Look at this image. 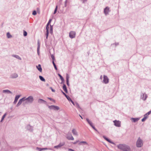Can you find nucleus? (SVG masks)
Wrapping results in <instances>:
<instances>
[{
	"mask_svg": "<svg viewBox=\"0 0 151 151\" xmlns=\"http://www.w3.org/2000/svg\"><path fill=\"white\" fill-rule=\"evenodd\" d=\"M52 21V19H50L46 25V38L47 39L48 37L49 32V26L51 23ZM49 32L51 33H52V26L51 25H50V27L49 28Z\"/></svg>",
	"mask_w": 151,
	"mask_h": 151,
	"instance_id": "nucleus-1",
	"label": "nucleus"
},
{
	"mask_svg": "<svg viewBox=\"0 0 151 151\" xmlns=\"http://www.w3.org/2000/svg\"><path fill=\"white\" fill-rule=\"evenodd\" d=\"M118 147L124 151H131L129 147L126 145H120L118 146Z\"/></svg>",
	"mask_w": 151,
	"mask_h": 151,
	"instance_id": "nucleus-2",
	"label": "nucleus"
},
{
	"mask_svg": "<svg viewBox=\"0 0 151 151\" xmlns=\"http://www.w3.org/2000/svg\"><path fill=\"white\" fill-rule=\"evenodd\" d=\"M33 101V98L32 96H30L27 98H25V101L26 103H31Z\"/></svg>",
	"mask_w": 151,
	"mask_h": 151,
	"instance_id": "nucleus-3",
	"label": "nucleus"
},
{
	"mask_svg": "<svg viewBox=\"0 0 151 151\" xmlns=\"http://www.w3.org/2000/svg\"><path fill=\"white\" fill-rule=\"evenodd\" d=\"M143 145L142 142V141L140 139V138L139 137L137 142L136 145L138 147H141Z\"/></svg>",
	"mask_w": 151,
	"mask_h": 151,
	"instance_id": "nucleus-4",
	"label": "nucleus"
},
{
	"mask_svg": "<svg viewBox=\"0 0 151 151\" xmlns=\"http://www.w3.org/2000/svg\"><path fill=\"white\" fill-rule=\"evenodd\" d=\"M76 33L73 31L70 32L69 34V37L71 38H74L75 37Z\"/></svg>",
	"mask_w": 151,
	"mask_h": 151,
	"instance_id": "nucleus-5",
	"label": "nucleus"
},
{
	"mask_svg": "<svg viewBox=\"0 0 151 151\" xmlns=\"http://www.w3.org/2000/svg\"><path fill=\"white\" fill-rule=\"evenodd\" d=\"M103 82L106 83H107L109 82V79L107 76L104 75V76Z\"/></svg>",
	"mask_w": 151,
	"mask_h": 151,
	"instance_id": "nucleus-6",
	"label": "nucleus"
},
{
	"mask_svg": "<svg viewBox=\"0 0 151 151\" xmlns=\"http://www.w3.org/2000/svg\"><path fill=\"white\" fill-rule=\"evenodd\" d=\"M65 144V142L60 143L58 145L55 146L54 147V148L58 149L61 147L62 146H63Z\"/></svg>",
	"mask_w": 151,
	"mask_h": 151,
	"instance_id": "nucleus-7",
	"label": "nucleus"
},
{
	"mask_svg": "<svg viewBox=\"0 0 151 151\" xmlns=\"http://www.w3.org/2000/svg\"><path fill=\"white\" fill-rule=\"evenodd\" d=\"M114 125L116 127H120L121 126V122H120L116 120L114 121Z\"/></svg>",
	"mask_w": 151,
	"mask_h": 151,
	"instance_id": "nucleus-8",
	"label": "nucleus"
},
{
	"mask_svg": "<svg viewBox=\"0 0 151 151\" xmlns=\"http://www.w3.org/2000/svg\"><path fill=\"white\" fill-rule=\"evenodd\" d=\"M50 108L51 109H52L54 110H58L59 109V107L57 106H55L54 105L51 106L50 107Z\"/></svg>",
	"mask_w": 151,
	"mask_h": 151,
	"instance_id": "nucleus-9",
	"label": "nucleus"
},
{
	"mask_svg": "<svg viewBox=\"0 0 151 151\" xmlns=\"http://www.w3.org/2000/svg\"><path fill=\"white\" fill-rule=\"evenodd\" d=\"M25 101V97L23 98L22 99L19 100V102L17 103V106H19L21 104L22 101Z\"/></svg>",
	"mask_w": 151,
	"mask_h": 151,
	"instance_id": "nucleus-10",
	"label": "nucleus"
},
{
	"mask_svg": "<svg viewBox=\"0 0 151 151\" xmlns=\"http://www.w3.org/2000/svg\"><path fill=\"white\" fill-rule=\"evenodd\" d=\"M66 138L68 139L69 140H73L74 139V138L71 134L68 135L66 137Z\"/></svg>",
	"mask_w": 151,
	"mask_h": 151,
	"instance_id": "nucleus-11",
	"label": "nucleus"
},
{
	"mask_svg": "<svg viewBox=\"0 0 151 151\" xmlns=\"http://www.w3.org/2000/svg\"><path fill=\"white\" fill-rule=\"evenodd\" d=\"M109 11V8L106 7L105 9L104 10V12L106 15L108 14V12Z\"/></svg>",
	"mask_w": 151,
	"mask_h": 151,
	"instance_id": "nucleus-12",
	"label": "nucleus"
},
{
	"mask_svg": "<svg viewBox=\"0 0 151 151\" xmlns=\"http://www.w3.org/2000/svg\"><path fill=\"white\" fill-rule=\"evenodd\" d=\"M20 96L19 95H17V96H16V97L15 98V99L14 101V104H16V103H17V101L18 100V99L19 98Z\"/></svg>",
	"mask_w": 151,
	"mask_h": 151,
	"instance_id": "nucleus-13",
	"label": "nucleus"
},
{
	"mask_svg": "<svg viewBox=\"0 0 151 151\" xmlns=\"http://www.w3.org/2000/svg\"><path fill=\"white\" fill-rule=\"evenodd\" d=\"M72 132L74 135H77L78 133L76 131L75 129H73L72 130Z\"/></svg>",
	"mask_w": 151,
	"mask_h": 151,
	"instance_id": "nucleus-14",
	"label": "nucleus"
},
{
	"mask_svg": "<svg viewBox=\"0 0 151 151\" xmlns=\"http://www.w3.org/2000/svg\"><path fill=\"white\" fill-rule=\"evenodd\" d=\"M36 67L38 70L40 72H41L42 71V69L41 66L40 64H39L38 66H37Z\"/></svg>",
	"mask_w": 151,
	"mask_h": 151,
	"instance_id": "nucleus-15",
	"label": "nucleus"
},
{
	"mask_svg": "<svg viewBox=\"0 0 151 151\" xmlns=\"http://www.w3.org/2000/svg\"><path fill=\"white\" fill-rule=\"evenodd\" d=\"M103 137L104 139H105L106 141H107L109 142L110 143H113L112 142H111V141L110 139H108V138H106L105 136H103Z\"/></svg>",
	"mask_w": 151,
	"mask_h": 151,
	"instance_id": "nucleus-16",
	"label": "nucleus"
},
{
	"mask_svg": "<svg viewBox=\"0 0 151 151\" xmlns=\"http://www.w3.org/2000/svg\"><path fill=\"white\" fill-rule=\"evenodd\" d=\"M131 119L132 120V121L133 122H137L139 119L138 118H132Z\"/></svg>",
	"mask_w": 151,
	"mask_h": 151,
	"instance_id": "nucleus-17",
	"label": "nucleus"
},
{
	"mask_svg": "<svg viewBox=\"0 0 151 151\" xmlns=\"http://www.w3.org/2000/svg\"><path fill=\"white\" fill-rule=\"evenodd\" d=\"M63 89L64 91L66 93H67V89L66 86L65 84L63 85Z\"/></svg>",
	"mask_w": 151,
	"mask_h": 151,
	"instance_id": "nucleus-18",
	"label": "nucleus"
},
{
	"mask_svg": "<svg viewBox=\"0 0 151 151\" xmlns=\"http://www.w3.org/2000/svg\"><path fill=\"white\" fill-rule=\"evenodd\" d=\"M147 95L145 94H143L142 95V99L143 100H145L147 98Z\"/></svg>",
	"mask_w": 151,
	"mask_h": 151,
	"instance_id": "nucleus-19",
	"label": "nucleus"
},
{
	"mask_svg": "<svg viewBox=\"0 0 151 151\" xmlns=\"http://www.w3.org/2000/svg\"><path fill=\"white\" fill-rule=\"evenodd\" d=\"M86 120L88 123L91 126H92L93 125V124L88 119H86Z\"/></svg>",
	"mask_w": 151,
	"mask_h": 151,
	"instance_id": "nucleus-20",
	"label": "nucleus"
},
{
	"mask_svg": "<svg viewBox=\"0 0 151 151\" xmlns=\"http://www.w3.org/2000/svg\"><path fill=\"white\" fill-rule=\"evenodd\" d=\"M86 120L88 123L91 126H92L93 125V124L88 119H86Z\"/></svg>",
	"mask_w": 151,
	"mask_h": 151,
	"instance_id": "nucleus-21",
	"label": "nucleus"
},
{
	"mask_svg": "<svg viewBox=\"0 0 151 151\" xmlns=\"http://www.w3.org/2000/svg\"><path fill=\"white\" fill-rule=\"evenodd\" d=\"M86 120L88 123L91 126H92L93 125V124L88 119H86Z\"/></svg>",
	"mask_w": 151,
	"mask_h": 151,
	"instance_id": "nucleus-22",
	"label": "nucleus"
},
{
	"mask_svg": "<svg viewBox=\"0 0 151 151\" xmlns=\"http://www.w3.org/2000/svg\"><path fill=\"white\" fill-rule=\"evenodd\" d=\"M86 120L88 123L91 126H92L93 125V124L88 119H86Z\"/></svg>",
	"mask_w": 151,
	"mask_h": 151,
	"instance_id": "nucleus-23",
	"label": "nucleus"
},
{
	"mask_svg": "<svg viewBox=\"0 0 151 151\" xmlns=\"http://www.w3.org/2000/svg\"><path fill=\"white\" fill-rule=\"evenodd\" d=\"M82 144H83L85 145H87L88 143L87 142L85 141H82L81 142L79 143V145H81Z\"/></svg>",
	"mask_w": 151,
	"mask_h": 151,
	"instance_id": "nucleus-24",
	"label": "nucleus"
},
{
	"mask_svg": "<svg viewBox=\"0 0 151 151\" xmlns=\"http://www.w3.org/2000/svg\"><path fill=\"white\" fill-rule=\"evenodd\" d=\"M6 115H7L6 113H5L4 114V115L2 116L1 119V122H2V121L3 120V119H4V118L6 116Z\"/></svg>",
	"mask_w": 151,
	"mask_h": 151,
	"instance_id": "nucleus-25",
	"label": "nucleus"
},
{
	"mask_svg": "<svg viewBox=\"0 0 151 151\" xmlns=\"http://www.w3.org/2000/svg\"><path fill=\"white\" fill-rule=\"evenodd\" d=\"M151 113V111H150L144 115V116L148 117V116Z\"/></svg>",
	"mask_w": 151,
	"mask_h": 151,
	"instance_id": "nucleus-26",
	"label": "nucleus"
},
{
	"mask_svg": "<svg viewBox=\"0 0 151 151\" xmlns=\"http://www.w3.org/2000/svg\"><path fill=\"white\" fill-rule=\"evenodd\" d=\"M39 78L42 81H45V80L42 76H39Z\"/></svg>",
	"mask_w": 151,
	"mask_h": 151,
	"instance_id": "nucleus-27",
	"label": "nucleus"
},
{
	"mask_svg": "<svg viewBox=\"0 0 151 151\" xmlns=\"http://www.w3.org/2000/svg\"><path fill=\"white\" fill-rule=\"evenodd\" d=\"M7 36L9 38H11L12 37V36L10 34L9 32H8L7 33Z\"/></svg>",
	"mask_w": 151,
	"mask_h": 151,
	"instance_id": "nucleus-28",
	"label": "nucleus"
},
{
	"mask_svg": "<svg viewBox=\"0 0 151 151\" xmlns=\"http://www.w3.org/2000/svg\"><path fill=\"white\" fill-rule=\"evenodd\" d=\"M3 92H7L8 93H11V92L9 90H4L3 91Z\"/></svg>",
	"mask_w": 151,
	"mask_h": 151,
	"instance_id": "nucleus-29",
	"label": "nucleus"
},
{
	"mask_svg": "<svg viewBox=\"0 0 151 151\" xmlns=\"http://www.w3.org/2000/svg\"><path fill=\"white\" fill-rule=\"evenodd\" d=\"M18 76V75L17 74L15 73L12 76V78H16Z\"/></svg>",
	"mask_w": 151,
	"mask_h": 151,
	"instance_id": "nucleus-30",
	"label": "nucleus"
},
{
	"mask_svg": "<svg viewBox=\"0 0 151 151\" xmlns=\"http://www.w3.org/2000/svg\"><path fill=\"white\" fill-rule=\"evenodd\" d=\"M42 101H43L44 102H45V101L44 100L41 99H39L38 100V102L39 103H41Z\"/></svg>",
	"mask_w": 151,
	"mask_h": 151,
	"instance_id": "nucleus-31",
	"label": "nucleus"
},
{
	"mask_svg": "<svg viewBox=\"0 0 151 151\" xmlns=\"http://www.w3.org/2000/svg\"><path fill=\"white\" fill-rule=\"evenodd\" d=\"M23 35L24 36H26L27 35V32L25 30H23Z\"/></svg>",
	"mask_w": 151,
	"mask_h": 151,
	"instance_id": "nucleus-32",
	"label": "nucleus"
},
{
	"mask_svg": "<svg viewBox=\"0 0 151 151\" xmlns=\"http://www.w3.org/2000/svg\"><path fill=\"white\" fill-rule=\"evenodd\" d=\"M52 63L53 64V65L54 66V67L55 68V69L56 70H57V68L56 65H55V63H54V61H52Z\"/></svg>",
	"mask_w": 151,
	"mask_h": 151,
	"instance_id": "nucleus-33",
	"label": "nucleus"
},
{
	"mask_svg": "<svg viewBox=\"0 0 151 151\" xmlns=\"http://www.w3.org/2000/svg\"><path fill=\"white\" fill-rule=\"evenodd\" d=\"M57 9H58V6H57L55 9V10H54V14H55L56 12H57Z\"/></svg>",
	"mask_w": 151,
	"mask_h": 151,
	"instance_id": "nucleus-34",
	"label": "nucleus"
},
{
	"mask_svg": "<svg viewBox=\"0 0 151 151\" xmlns=\"http://www.w3.org/2000/svg\"><path fill=\"white\" fill-rule=\"evenodd\" d=\"M32 14L33 15H35L36 14H37V12H36V11H34L33 12H32Z\"/></svg>",
	"mask_w": 151,
	"mask_h": 151,
	"instance_id": "nucleus-35",
	"label": "nucleus"
},
{
	"mask_svg": "<svg viewBox=\"0 0 151 151\" xmlns=\"http://www.w3.org/2000/svg\"><path fill=\"white\" fill-rule=\"evenodd\" d=\"M51 57L52 58V59L53 60V61H54L55 60V58L54 56L53 55H51Z\"/></svg>",
	"mask_w": 151,
	"mask_h": 151,
	"instance_id": "nucleus-36",
	"label": "nucleus"
},
{
	"mask_svg": "<svg viewBox=\"0 0 151 151\" xmlns=\"http://www.w3.org/2000/svg\"><path fill=\"white\" fill-rule=\"evenodd\" d=\"M59 76L60 77V78L61 80H63V78L62 76L60 74H58Z\"/></svg>",
	"mask_w": 151,
	"mask_h": 151,
	"instance_id": "nucleus-37",
	"label": "nucleus"
},
{
	"mask_svg": "<svg viewBox=\"0 0 151 151\" xmlns=\"http://www.w3.org/2000/svg\"><path fill=\"white\" fill-rule=\"evenodd\" d=\"M37 12L38 13L40 14V11L39 8H37Z\"/></svg>",
	"mask_w": 151,
	"mask_h": 151,
	"instance_id": "nucleus-38",
	"label": "nucleus"
},
{
	"mask_svg": "<svg viewBox=\"0 0 151 151\" xmlns=\"http://www.w3.org/2000/svg\"><path fill=\"white\" fill-rule=\"evenodd\" d=\"M66 78V81H69V76L68 74H67Z\"/></svg>",
	"mask_w": 151,
	"mask_h": 151,
	"instance_id": "nucleus-39",
	"label": "nucleus"
},
{
	"mask_svg": "<svg viewBox=\"0 0 151 151\" xmlns=\"http://www.w3.org/2000/svg\"><path fill=\"white\" fill-rule=\"evenodd\" d=\"M92 128L94 129L95 130L97 131V129L95 128V127L93 125L92 126H91Z\"/></svg>",
	"mask_w": 151,
	"mask_h": 151,
	"instance_id": "nucleus-40",
	"label": "nucleus"
},
{
	"mask_svg": "<svg viewBox=\"0 0 151 151\" xmlns=\"http://www.w3.org/2000/svg\"><path fill=\"white\" fill-rule=\"evenodd\" d=\"M67 99H68V100L69 101H70L72 100L71 99V98L69 96L67 98Z\"/></svg>",
	"mask_w": 151,
	"mask_h": 151,
	"instance_id": "nucleus-41",
	"label": "nucleus"
},
{
	"mask_svg": "<svg viewBox=\"0 0 151 151\" xmlns=\"http://www.w3.org/2000/svg\"><path fill=\"white\" fill-rule=\"evenodd\" d=\"M146 119H145V118L144 117L142 120V122H144L145 121V120H146Z\"/></svg>",
	"mask_w": 151,
	"mask_h": 151,
	"instance_id": "nucleus-42",
	"label": "nucleus"
},
{
	"mask_svg": "<svg viewBox=\"0 0 151 151\" xmlns=\"http://www.w3.org/2000/svg\"><path fill=\"white\" fill-rule=\"evenodd\" d=\"M67 0H66V1L65 2V7L66 6V4H67Z\"/></svg>",
	"mask_w": 151,
	"mask_h": 151,
	"instance_id": "nucleus-43",
	"label": "nucleus"
},
{
	"mask_svg": "<svg viewBox=\"0 0 151 151\" xmlns=\"http://www.w3.org/2000/svg\"><path fill=\"white\" fill-rule=\"evenodd\" d=\"M67 85L68 86H69V81H66Z\"/></svg>",
	"mask_w": 151,
	"mask_h": 151,
	"instance_id": "nucleus-44",
	"label": "nucleus"
},
{
	"mask_svg": "<svg viewBox=\"0 0 151 151\" xmlns=\"http://www.w3.org/2000/svg\"><path fill=\"white\" fill-rule=\"evenodd\" d=\"M68 150L69 151H75L74 150L71 149H69Z\"/></svg>",
	"mask_w": 151,
	"mask_h": 151,
	"instance_id": "nucleus-45",
	"label": "nucleus"
},
{
	"mask_svg": "<svg viewBox=\"0 0 151 151\" xmlns=\"http://www.w3.org/2000/svg\"><path fill=\"white\" fill-rule=\"evenodd\" d=\"M78 141H77L74 142L73 143V144H76L77 143V142H78Z\"/></svg>",
	"mask_w": 151,
	"mask_h": 151,
	"instance_id": "nucleus-46",
	"label": "nucleus"
},
{
	"mask_svg": "<svg viewBox=\"0 0 151 151\" xmlns=\"http://www.w3.org/2000/svg\"><path fill=\"white\" fill-rule=\"evenodd\" d=\"M71 101V102H72V104L73 105H75V104H74V102L72 101V100H71V101Z\"/></svg>",
	"mask_w": 151,
	"mask_h": 151,
	"instance_id": "nucleus-47",
	"label": "nucleus"
},
{
	"mask_svg": "<svg viewBox=\"0 0 151 151\" xmlns=\"http://www.w3.org/2000/svg\"><path fill=\"white\" fill-rule=\"evenodd\" d=\"M17 58H19V59H20V58L18 56V55H17L16 56V57Z\"/></svg>",
	"mask_w": 151,
	"mask_h": 151,
	"instance_id": "nucleus-48",
	"label": "nucleus"
},
{
	"mask_svg": "<svg viewBox=\"0 0 151 151\" xmlns=\"http://www.w3.org/2000/svg\"><path fill=\"white\" fill-rule=\"evenodd\" d=\"M62 92L64 95H65V94L62 91Z\"/></svg>",
	"mask_w": 151,
	"mask_h": 151,
	"instance_id": "nucleus-49",
	"label": "nucleus"
},
{
	"mask_svg": "<svg viewBox=\"0 0 151 151\" xmlns=\"http://www.w3.org/2000/svg\"><path fill=\"white\" fill-rule=\"evenodd\" d=\"M66 97V98H67L68 97H69L68 96H67L66 94L64 95Z\"/></svg>",
	"mask_w": 151,
	"mask_h": 151,
	"instance_id": "nucleus-50",
	"label": "nucleus"
},
{
	"mask_svg": "<svg viewBox=\"0 0 151 151\" xmlns=\"http://www.w3.org/2000/svg\"><path fill=\"white\" fill-rule=\"evenodd\" d=\"M66 97V98H67L68 97H69L68 96H67L66 94L64 95Z\"/></svg>",
	"mask_w": 151,
	"mask_h": 151,
	"instance_id": "nucleus-51",
	"label": "nucleus"
},
{
	"mask_svg": "<svg viewBox=\"0 0 151 151\" xmlns=\"http://www.w3.org/2000/svg\"><path fill=\"white\" fill-rule=\"evenodd\" d=\"M66 97V98H67L68 97H69L68 96H67L66 94L64 95Z\"/></svg>",
	"mask_w": 151,
	"mask_h": 151,
	"instance_id": "nucleus-52",
	"label": "nucleus"
},
{
	"mask_svg": "<svg viewBox=\"0 0 151 151\" xmlns=\"http://www.w3.org/2000/svg\"><path fill=\"white\" fill-rule=\"evenodd\" d=\"M47 148H45L42 149V150H47Z\"/></svg>",
	"mask_w": 151,
	"mask_h": 151,
	"instance_id": "nucleus-53",
	"label": "nucleus"
},
{
	"mask_svg": "<svg viewBox=\"0 0 151 151\" xmlns=\"http://www.w3.org/2000/svg\"><path fill=\"white\" fill-rule=\"evenodd\" d=\"M52 91L54 92H55V90H53L52 89Z\"/></svg>",
	"mask_w": 151,
	"mask_h": 151,
	"instance_id": "nucleus-54",
	"label": "nucleus"
},
{
	"mask_svg": "<svg viewBox=\"0 0 151 151\" xmlns=\"http://www.w3.org/2000/svg\"><path fill=\"white\" fill-rule=\"evenodd\" d=\"M79 116H80V117H81V118L82 119H83V118L80 115H79Z\"/></svg>",
	"mask_w": 151,
	"mask_h": 151,
	"instance_id": "nucleus-55",
	"label": "nucleus"
},
{
	"mask_svg": "<svg viewBox=\"0 0 151 151\" xmlns=\"http://www.w3.org/2000/svg\"><path fill=\"white\" fill-rule=\"evenodd\" d=\"M144 117L145 118V119H147V117H145V116H144Z\"/></svg>",
	"mask_w": 151,
	"mask_h": 151,
	"instance_id": "nucleus-56",
	"label": "nucleus"
},
{
	"mask_svg": "<svg viewBox=\"0 0 151 151\" xmlns=\"http://www.w3.org/2000/svg\"><path fill=\"white\" fill-rule=\"evenodd\" d=\"M48 99H50V100H51V99L50 98H48Z\"/></svg>",
	"mask_w": 151,
	"mask_h": 151,
	"instance_id": "nucleus-57",
	"label": "nucleus"
},
{
	"mask_svg": "<svg viewBox=\"0 0 151 151\" xmlns=\"http://www.w3.org/2000/svg\"><path fill=\"white\" fill-rule=\"evenodd\" d=\"M101 77H102V76H101Z\"/></svg>",
	"mask_w": 151,
	"mask_h": 151,
	"instance_id": "nucleus-58",
	"label": "nucleus"
}]
</instances>
